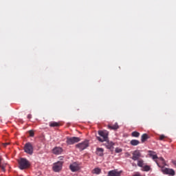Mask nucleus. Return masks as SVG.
Listing matches in <instances>:
<instances>
[{"mask_svg":"<svg viewBox=\"0 0 176 176\" xmlns=\"http://www.w3.org/2000/svg\"><path fill=\"white\" fill-rule=\"evenodd\" d=\"M18 163L20 170H25L27 168H30V166H31L30 161L25 158H21L18 160Z\"/></svg>","mask_w":176,"mask_h":176,"instance_id":"nucleus-1","label":"nucleus"},{"mask_svg":"<svg viewBox=\"0 0 176 176\" xmlns=\"http://www.w3.org/2000/svg\"><path fill=\"white\" fill-rule=\"evenodd\" d=\"M98 134L100 137H97L98 141L100 142H104V141H108V135L109 133L107 131H99Z\"/></svg>","mask_w":176,"mask_h":176,"instance_id":"nucleus-2","label":"nucleus"},{"mask_svg":"<svg viewBox=\"0 0 176 176\" xmlns=\"http://www.w3.org/2000/svg\"><path fill=\"white\" fill-rule=\"evenodd\" d=\"M23 149L25 153H28V155H32V153H34V146H32L31 142L26 143Z\"/></svg>","mask_w":176,"mask_h":176,"instance_id":"nucleus-3","label":"nucleus"},{"mask_svg":"<svg viewBox=\"0 0 176 176\" xmlns=\"http://www.w3.org/2000/svg\"><path fill=\"white\" fill-rule=\"evenodd\" d=\"M161 168H162L161 170L163 174H166V175H171V176L175 175V170H174V169L164 168V166H162V165H161Z\"/></svg>","mask_w":176,"mask_h":176,"instance_id":"nucleus-4","label":"nucleus"},{"mask_svg":"<svg viewBox=\"0 0 176 176\" xmlns=\"http://www.w3.org/2000/svg\"><path fill=\"white\" fill-rule=\"evenodd\" d=\"M80 141V138L78 137H72V138H67V145H74V144H76V142H79Z\"/></svg>","mask_w":176,"mask_h":176,"instance_id":"nucleus-5","label":"nucleus"},{"mask_svg":"<svg viewBox=\"0 0 176 176\" xmlns=\"http://www.w3.org/2000/svg\"><path fill=\"white\" fill-rule=\"evenodd\" d=\"M76 147L80 149V151H85L86 148L89 147V140H85L81 143L77 144Z\"/></svg>","mask_w":176,"mask_h":176,"instance_id":"nucleus-6","label":"nucleus"},{"mask_svg":"<svg viewBox=\"0 0 176 176\" xmlns=\"http://www.w3.org/2000/svg\"><path fill=\"white\" fill-rule=\"evenodd\" d=\"M64 162L61 161H58L56 163L54 164L53 166V170L55 173H58L59 171H61V169L63 168V164Z\"/></svg>","mask_w":176,"mask_h":176,"instance_id":"nucleus-7","label":"nucleus"},{"mask_svg":"<svg viewBox=\"0 0 176 176\" xmlns=\"http://www.w3.org/2000/svg\"><path fill=\"white\" fill-rule=\"evenodd\" d=\"M148 152H149L150 157H152L153 160H154V162L157 163L158 167H162V165L159 164V160H158L159 158L157 157V155L156 154H154L155 152L152 151H149Z\"/></svg>","mask_w":176,"mask_h":176,"instance_id":"nucleus-8","label":"nucleus"},{"mask_svg":"<svg viewBox=\"0 0 176 176\" xmlns=\"http://www.w3.org/2000/svg\"><path fill=\"white\" fill-rule=\"evenodd\" d=\"M69 168L73 173H75L76 171H79V170H80V167L76 162H74L73 164H70Z\"/></svg>","mask_w":176,"mask_h":176,"instance_id":"nucleus-9","label":"nucleus"},{"mask_svg":"<svg viewBox=\"0 0 176 176\" xmlns=\"http://www.w3.org/2000/svg\"><path fill=\"white\" fill-rule=\"evenodd\" d=\"M133 156L131 157L132 160H134L135 162V160H139L140 157H141V153L140 152V151L136 150L134 151L132 153Z\"/></svg>","mask_w":176,"mask_h":176,"instance_id":"nucleus-10","label":"nucleus"},{"mask_svg":"<svg viewBox=\"0 0 176 176\" xmlns=\"http://www.w3.org/2000/svg\"><path fill=\"white\" fill-rule=\"evenodd\" d=\"M52 152L54 155H61L63 153V148L61 147H55Z\"/></svg>","mask_w":176,"mask_h":176,"instance_id":"nucleus-11","label":"nucleus"},{"mask_svg":"<svg viewBox=\"0 0 176 176\" xmlns=\"http://www.w3.org/2000/svg\"><path fill=\"white\" fill-rule=\"evenodd\" d=\"M105 142H106L105 146L107 148V149H111L113 148V146L115 145V144L113 142H110L109 140H108V139Z\"/></svg>","mask_w":176,"mask_h":176,"instance_id":"nucleus-12","label":"nucleus"},{"mask_svg":"<svg viewBox=\"0 0 176 176\" xmlns=\"http://www.w3.org/2000/svg\"><path fill=\"white\" fill-rule=\"evenodd\" d=\"M107 127L109 130H118L119 129V124H118V122H116L113 125L109 124Z\"/></svg>","mask_w":176,"mask_h":176,"instance_id":"nucleus-13","label":"nucleus"},{"mask_svg":"<svg viewBox=\"0 0 176 176\" xmlns=\"http://www.w3.org/2000/svg\"><path fill=\"white\" fill-rule=\"evenodd\" d=\"M96 153L98 156H104V148H97Z\"/></svg>","mask_w":176,"mask_h":176,"instance_id":"nucleus-14","label":"nucleus"},{"mask_svg":"<svg viewBox=\"0 0 176 176\" xmlns=\"http://www.w3.org/2000/svg\"><path fill=\"white\" fill-rule=\"evenodd\" d=\"M148 139H149V135L148 134L144 133L143 135H142V137H141L142 142H145V141H146Z\"/></svg>","mask_w":176,"mask_h":176,"instance_id":"nucleus-15","label":"nucleus"},{"mask_svg":"<svg viewBox=\"0 0 176 176\" xmlns=\"http://www.w3.org/2000/svg\"><path fill=\"white\" fill-rule=\"evenodd\" d=\"M131 145H132L133 146H137V145L140 144V141L138 140H132L130 142Z\"/></svg>","mask_w":176,"mask_h":176,"instance_id":"nucleus-16","label":"nucleus"},{"mask_svg":"<svg viewBox=\"0 0 176 176\" xmlns=\"http://www.w3.org/2000/svg\"><path fill=\"white\" fill-rule=\"evenodd\" d=\"M59 126H60V122H50V127H58Z\"/></svg>","mask_w":176,"mask_h":176,"instance_id":"nucleus-17","label":"nucleus"},{"mask_svg":"<svg viewBox=\"0 0 176 176\" xmlns=\"http://www.w3.org/2000/svg\"><path fill=\"white\" fill-rule=\"evenodd\" d=\"M157 160H158L159 164H160V163H161V164L163 166L162 167H164V166H166V161H164V158L160 157V158H158Z\"/></svg>","mask_w":176,"mask_h":176,"instance_id":"nucleus-18","label":"nucleus"},{"mask_svg":"<svg viewBox=\"0 0 176 176\" xmlns=\"http://www.w3.org/2000/svg\"><path fill=\"white\" fill-rule=\"evenodd\" d=\"M2 159L0 157V168H1L2 171L5 172V167L6 166V164H1Z\"/></svg>","mask_w":176,"mask_h":176,"instance_id":"nucleus-19","label":"nucleus"},{"mask_svg":"<svg viewBox=\"0 0 176 176\" xmlns=\"http://www.w3.org/2000/svg\"><path fill=\"white\" fill-rule=\"evenodd\" d=\"M93 174H100L101 173V169L100 168H96L92 170Z\"/></svg>","mask_w":176,"mask_h":176,"instance_id":"nucleus-20","label":"nucleus"},{"mask_svg":"<svg viewBox=\"0 0 176 176\" xmlns=\"http://www.w3.org/2000/svg\"><path fill=\"white\" fill-rule=\"evenodd\" d=\"M131 135H132L133 137H135V138H138V137H140V133H139V132H137V131H133V132H132Z\"/></svg>","mask_w":176,"mask_h":176,"instance_id":"nucleus-21","label":"nucleus"},{"mask_svg":"<svg viewBox=\"0 0 176 176\" xmlns=\"http://www.w3.org/2000/svg\"><path fill=\"white\" fill-rule=\"evenodd\" d=\"M138 167H144V160H140L138 161Z\"/></svg>","mask_w":176,"mask_h":176,"instance_id":"nucleus-22","label":"nucleus"},{"mask_svg":"<svg viewBox=\"0 0 176 176\" xmlns=\"http://www.w3.org/2000/svg\"><path fill=\"white\" fill-rule=\"evenodd\" d=\"M142 168V171H149V170H151V166L146 165L143 166Z\"/></svg>","mask_w":176,"mask_h":176,"instance_id":"nucleus-23","label":"nucleus"},{"mask_svg":"<svg viewBox=\"0 0 176 176\" xmlns=\"http://www.w3.org/2000/svg\"><path fill=\"white\" fill-rule=\"evenodd\" d=\"M166 138V136L164 135H160V140L163 141L164 139Z\"/></svg>","mask_w":176,"mask_h":176,"instance_id":"nucleus-24","label":"nucleus"},{"mask_svg":"<svg viewBox=\"0 0 176 176\" xmlns=\"http://www.w3.org/2000/svg\"><path fill=\"white\" fill-rule=\"evenodd\" d=\"M30 137H34V131H29Z\"/></svg>","mask_w":176,"mask_h":176,"instance_id":"nucleus-25","label":"nucleus"},{"mask_svg":"<svg viewBox=\"0 0 176 176\" xmlns=\"http://www.w3.org/2000/svg\"><path fill=\"white\" fill-rule=\"evenodd\" d=\"M116 153H120L122 152V148H116Z\"/></svg>","mask_w":176,"mask_h":176,"instance_id":"nucleus-26","label":"nucleus"},{"mask_svg":"<svg viewBox=\"0 0 176 176\" xmlns=\"http://www.w3.org/2000/svg\"><path fill=\"white\" fill-rule=\"evenodd\" d=\"M172 163L176 167V160H172Z\"/></svg>","mask_w":176,"mask_h":176,"instance_id":"nucleus-27","label":"nucleus"},{"mask_svg":"<svg viewBox=\"0 0 176 176\" xmlns=\"http://www.w3.org/2000/svg\"><path fill=\"white\" fill-rule=\"evenodd\" d=\"M31 118H32V116H31V114H28V119H31Z\"/></svg>","mask_w":176,"mask_h":176,"instance_id":"nucleus-28","label":"nucleus"},{"mask_svg":"<svg viewBox=\"0 0 176 176\" xmlns=\"http://www.w3.org/2000/svg\"><path fill=\"white\" fill-rule=\"evenodd\" d=\"M133 176H141V174H140V173H137L136 174L133 175Z\"/></svg>","mask_w":176,"mask_h":176,"instance_id":"nucleus-29","label":"nucleus"},{"mask_svg":"<svg viewBox=\"0 0 176 176\" xmlns=\"http://www.w3.org/2000/svg\"><path fill=\"white\" fill-rule=\"evenodd\" d=\"M3 145L4 146H8V145H9V143H4Z\"/></svg>","mask_w":176,"mask_h":176,"instance_id":"nucleus-30","label":"nucleus"},{"mask_svg":"<svg viewBox=\"0 0 176 176\" xmlns=\"http://www.w3.org/2000/svg\"><path fill=\"white\" fill-rule=\"evenodd\" d=\"M60 160H63V157H60Z\"/></svg>","mask_w":176,"mask_h":176,"instance_id":"nucleus-31","label":"nucleus"}]
</instances>
